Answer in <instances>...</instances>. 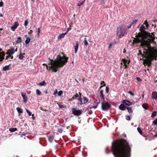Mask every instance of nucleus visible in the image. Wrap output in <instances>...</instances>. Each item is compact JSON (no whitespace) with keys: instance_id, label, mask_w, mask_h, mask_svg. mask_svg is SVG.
Listing matches in <instances>:
<instances>
[{"instance_id":"nucleus-61","label":"nucleus","mask_w":157,"mask_h":157,"mask_svg":"<svg viewBox=\"0 0 157 157\" xmlns=\"http://www.w3.org/2000/svg\"><path fill=\"white\" fill-rule=\"evenodd\" d=\"M45 93L46 94H47L48 92H47V90H46V91H45Z\"/></svg>"},{"instance_id":"nucleus-15","label":"nucleus","mask_w":157,"mask_h":157,"mask_svg":"<svg viewBox=\"0 0 157 157\" xmlns=\"http://www.w3.org/2000/svg\"><path fill=\"white\" fill-rule=\"evenodd\" d=\"M31 39L30 37H28L25 40V43L26 44L25 46L27 47V45L29 44L30 42Z\"/></svg>"},{"instance_id":"nucleus-49","label":"nucleus","mask_w":157,"mask_h":157,"mask_svg":"<svg viewBox=\"0 0 157 157\" xmlns=\"http://www.w3.org/2000/svg\"><path fill=\"white\" fill-rule=\"evenodd\" d=\"M37 32H38V36H39V33L40 32V29L39 28H38L37 29Z\"/></svg>"},{"instance_id":"nucleus-35","label":"nucleus","mask_w":157,"mask_h":157,"mask_svg":"<svg viewBox=\"0 0 157 157\" xmlns=\"http://www.w3.org/2000/svg\"><path fill=\"white\" fill-rule=\"evenodd\" d=\"M36 93L37 95H39L41 94V92L39 89H37L36 90Z\"/></svg>"},{"instance_id":"nucleus-27","label":"nucleus","mask_w":157,"mask_h":157,"mask_svg":"<svg viewBox=\"0 0 157 157\" xmlns=\"http://www.w3.org/2000/svg\"><path fill=\"white\" fill-rule=\"evenodd\" d=\"M84 43L86 46H87L88 45V43L87 41L86 38V37L84 38Z\"/></svg>"},{"instance_id":"nucleus-43","label":"nucleus","mask_w":157,"mask_h":157,"mask_svg":"<svg viewBox=\"0 0 157 157\" xmlns=\"http://www.w3.org/2000/svg\"><path fill=\"white\" fill-rule=\"evenodd\" d=\"M58 91H57V89H56L54 90V92L53 94L54 95H56V94H58Z\"/></svg>"},{"instance_id":"nucleus-32","label":"nucleus","mask_w":157,"mask_h":157,"mask_svg":"<svg viewBox=\"0 0 157 157\" xmlns=\"http://www.w3.org/2000/svg\"><path fill=\"white\" fill-rule=\"evenodd\" d=\"M85 1L86 0H84L83 1H82L81 2L78 3H77V6H80L82 5Z\"/></svg>"},{"instance_id":"nucleus-37","label":"nucleus","mask_w":157,"mask_h":157,"mask_svg":"<svg viewBox=\"0 0 157 157\" xmlns=\"http://www.w3.org/2000/svg\"><path fill=\"white\" fill-rule=\"evenodd\" d=\"M78 100L80 101L79 103L80 105L83 104V101H82V98L81 97L78 98Z\"/></svg>"},{"instance_id":"nucleus-4","label":"nucleus","mask_w":157,"mask_h":157,"mask_svg":"<svg viewBox=\"0 0 157 157\" xmlns=\"http://www.w3.org/2000/svg\"><path fill=\"white\" fill-rule=\"evenodd\" d=\"M126 25L122 24L117 28V35L118 38H121L127 33V30L131 28Z\"/></svg>"},{"instance_id":"nucleus-17","label":"nucleus","mask_w":157,"mask_h":157,"mask_svg":"<svg viewBox=\"0 0 157 157\" xmlns=\"http://www.w3.org/2000/svg\"><path fill=\"white\" fill-rule=\"evenodd\" d=\"M66 35L65 33L60 34L58 36V40H61L62 38H63L64 36Z\"/></svg>"},{"instance_id":"nucleus-56","label":"nucleus","mask_w":157,"mask_h":157,"mask_svg":"<svg viewBox=\"0 0 157 157\" xmlns=\"http://www.w3.org/2000/svg\"><path fill=\"white\" fill-rule=\"evenodd\" d=\"M0 16L1 17H3V15L2 13H0Z\"/></svg>"},{"instance_id":"nucleus-57","label":"nucleus","mask_w":157,"mask_h":157,"mask_svg":"<svg viewBox=\"0 0 157 157\" xmlns=\"http://www.w3.org/2000/svg\"><path fill=\"white\" fill-rule=\"evenodd\" d=\"M73 99H72V98H71V99H70L69 100V101H72L73 100Z\"/></svg>"},{"instance_id":"nucleus-16","label":"nucleus","mask_w":157,"mask_h":157,"mask_svg":"<svg viewBox=\"0 0 157 157\" xmlns=\"http://www.w3.org/2000/svg\"><path fill=\"white\" fill-rule=\"evenodd\" d=\"M5 54L3 52L0 53V61H2L4 59Z\"/></svg>"},{"instance_id":"nucleus-40","label":"nucleus","mask_w":157,"mask_h":157,"mask_svg":"<svg viewBox=\"0 0 157 157\" xmlns=\"http://www.w3.org/2000/svg\"><path fill=\"white\" fill-rule=\"evenodd\" d=\"M138 20H135L133 21L131 25L136 24L138 22Z\"/></svg>"},{"instance_id":"nucleus-2","label":"nucleus","mask_w":157,"mask_h":157,"mask_svg":"<svg viewBox=\"0 0 157 157\" xmlns=\"http://www.w3.org/2000/svg\"><path fill=\"white\" fill-rule=\"evenodd\" d=\"M112 150L115 157H129L131 147L127 141L121 139L112 144Z\"/></svg>"},{"instance_id":"nucleus-7","label":"nucleus","mask_w":157,"mask_h":157,"mask_svg":"<svg viewBox=\"0 0 157 157\" xmlns=\"http://www.w3.org/2000/svg\"><path fill=\"white\" fill-rule=\"evenodd\" d=\"M73 113L75 116H78L80 115L82 113V110H76L75 108L72 109Z\"/></svg>"},{"instance_id":"nucleus-1","label":"nucleus","mask_w":157,"mask_h":157,"mask_svg":"<svg viewBox=\"0 0 157 157\" xmlns=\"http://www.w3.org/2000/svg\"><path fill=\"white\" fill-rule=\"evenodd\" d=\"M154 40L153 36L149 33H145L140 34L137 39H135V42H140L142 46H144L143 51L140 50L138 55H141L143 58H144V64L150 65L151 61L156 59L157 56V50L156 49L151 48L150 46V42H153Z\"/></svg>"},{"instance_id":"nucleus-53","label":"nucleus","mask_w":157,"mask_h":157,"mask_svg":"<svg viewBox=\"0 0 157 157\" xmlns=\"http://www.w3.org/2000/svg\"><path fill=\"white\" fill-rule=\"evenodd\" d=\"M111 46H112V44H109V46L108 47V48H109V49H110L111 48Z\"/></svg>"},{"instance_id":"nucleus-6","label":"nucleus","mask_w":157,"mask_h":157,"mask_svg":"<svg viewBox=\"0 0 157 157\" xmlns=\"http://www.w3.org/2000/svg\"><path fill=\"white\" fill-rule=\"evenodd\" d=\"M149 27L148 23L147 22V20H146L145 21L144 23L142 25L140 28V30L141 31H143L144 30L147 29Z\"/></svg>"},{"instance_id":"nucleus-3","label":"nucleus","mask_w":157,"mask_h":157,"mask_svg":"<svg viewBox=\"0 0 157 157\" xmlns=\"http://www.w3.org/2000/svg\"><path fill=\"white\" fill-rule=\"evenodd\" d=\"M68 59V58L64 56H62L58 55L55 60L49 59L50 62L48 65L46 63L43 64V65L46 66L47 69L56 72L58 68L62 67L67 63Z\"/></svg>"},{"instance_id":"nucleus-23","label":"nucleus","mask_w":157,"mask_h":157,"mask_svg":"<svg viewBox=\"0 0 157 157\" xmlns=\"http://www.w3.org/2000/svg\"><path fill=\"white\" fill-rule=\"evenodd\" d=\"M88 99L85 97H83V104H85L88 101Z\"/></svg>"},{"instance_id":"nucleus-10","label":"nucleus","mask_w":157,"mask_h":157,"mask_svg":"<svg viewBox=\"0 0 157 157\" xmlns=\"http://www.w3.org/2000/svg\"><path fill=\"white\" fill-rule=\"evenodd\" d=\"M21 95L23 99V101L24 102L26 103L28 100V97L26 95L25 93L21 92Z\"/></svg>"},{"instance_id":"nucleus-46","label":"nucleus","mask_w":157,"mask_h":157,"mask_svg":"<svg viewBox=\"0 0 157 157\" xmlns=\"http://www.w3.org/2000/svg\"><path fill=\"white\" fill-rule=\"evenodd\" d=\"M105 91L107 93L109 92V88L108 86H106L105 88Z\"/></svg>"},{"instance_id":"nucleus-20","label":"nucleus","mask_w":157,"mask_h":157,"mask_svg":"<svg viewBox=\"0 0 157 157\" xmlns=\"http://www.w3.org/2000/svg\"><path fill=\"white\" fill-rule=\"evenodd\" d=\"M22 39L21 37L20 36L17 37V40L16 41V43L19 44L21 42Z\"/></svg>"},{"instance_id":"nucleus-45","label":"nucleus","mask_w":157,"mask_h":157,"mask_svg":"<svg viewBox=\"0 0 157 157\" xmlns=\"http://www.w3.org/2000/svg\"><path fill=\"white\" fill-rule=\"evenodd\" d=\"M4 6V4L3 2L1 0V1L0 2V7H3Z\"/></svg>"},{"instance_id":"nucleus-24","label":"nucleus","mask_w":157,"mask_h":157,"mask_svg":"<svg viewBox=\"0 0 157 157\" xmlns=\"http://www.w3.org/2000/svg\"><path fill=\"white\" fill-rule=\"evenodd\" d=\"M9 65H6L3 67V69L4 71H6L9 70Z\"/></svg>"},{"instance_id":"nucleus-26","label":"nucleus","mask_w":157,"mask_h":157,"mask_svg":"<svg viewBox=\"0 0 157 157\" xmlns=\"http://www.w3.org/2000/svg\"><path fill=\"white\" fill-rule=\"evenodd\" d=\"M16 109L18 113H22L23 112V110L21 108L17 107Z\"/></svg>"},{"instance_id":"nucleus-25","label":"nucleus","mask_w":157,"mask_h":157,"mask_svg":"<svg viewBox=\"0 0 157 157\" xmlns=\"http://www.w3.org/2000/svg\"><path fill=\"white\" fill-rule=\"evenodd\" d=\"M9 131L11 132H14L17 131V128H12L9 129Z\"/></svg>"},{"instance_id":"nucleus-62","label":"nucleus","mask_w":157,"mask_h":157,"mask_svg":"<svg viewBox=\"0 0 157 157\" xmlns=\"http://www.w3.org/2000/svg\"><path fill=\"white\" fill-rule=\"evenodd\" d=\"M2 51V49L0 48V52Z\"/></svg>"},{"instance_id":"nucleus-47","label":"nucleus","mask_w":157,"mask_h":157,"mask_svg":"<svg viewBox=\"0 0 157 157\" xmlns=\"http://www.w3.org/2000/svg\"><path fill=\"white\" fill-rule=\"evenodd\" d=\"M153 124L155 125H157V118L153 121Z\"/></svg>"},{"instance_id":"nucleus-13","label":"nucleus","mask_w":157,"mask_h":157,"mask_svg":"<svg viewBox=\"0 0 157 157\" xmlns=\"http://www.w3.org/2000/svg\"><path fill=\"white\" fill-rule=\"evenodd\" d=\"M122 60V63H123L124 64V66L125 67V68H127V64H129V62L125 59H123Z\"/></svg>"},{"instance_id":"nucleus-34","label":"nucleus","mask_w":157,"mask_h":157,"mask_svg":"<svg viewBox=\"0 0 157 157\" xmlns=\"http://www.w3.org/2000/svg\"><path fill=\"white\" fill-rule=\"evenodd\" d=\"M127 109H128V111L129 113H131L132 112V107H127L126 108Z\"/></svg>"},{"instance_id":"nucleus-38","label":"nucleus","mask_w":157,"mask_h":157,"mask_svg":"<svg viewBox=\"0 0 157 157\" xmlns=\"http://www.w3.org/2000/svg\"><path fill=\"white\" fill-rule=\"evenodd\" d=\"M26 111L27 113H28L29 116H30L32 115V113L28 109H26Z\"/></svg>"},{"instance_id":"nucleus-60","label":"nucleus","mask_w":157,"mask_h":157,"mask_svg":"<svg viewBox=\"0 0 157 157\" xmlns=\"http://www.w3.org/2000/svg\"><path fill=\"white\" fill-rule=\"evenodd\" d=\"M30 33H32L33 32V31L32 30H30Z\"/></svg>"},{"instance_id":"nucleus-52","label":"nucleus","mask_w":157,"mask_h":157,"mask_svg":"<svg viewBox=\"0 0 157 157\" xmlns=\"http://www.w3.org/2000/svg\"><path fill=\"white\" fill-rule=\"evenodd\" d=\"M104 83H105V82L104 81H103L101 82V85H102L103 84H104L103 86H105V84Z\"/></svg>"},{"instance_id":"nucleus-5","label":"nucleus","mask_w":157,"mask_h":157,"mask_svg":"<svg viewBox=\"0 0 157 157\" xmlns=\"http://www.w3.org/2000/svg\"><path fill=\"white\" fill-rule=\"evenodd\" d=\"M110 107V105L108 102L104 101L101 103V108L103 110H107Z\"/></svg>"},{"instance_id":"nucleus-9","label":"nucleus","mask_w":157,"mask_h":157,"mask_svg":"<svg viewBox=\"0 0 157 157\" xmlns=\"http://www.w3.org/2000/svg\"><path fill=\"white\" fill-rule=\"evenodd\" d=\"M17 50V49L15 50L13 48H11L8 51L6 54L8 55H11L13 54L15 52H16Z\"/></svg>"},{"instance_id":"nucleus-28","label":"nucleus","mask_w":157,"mask_h":157,"mask_svg":"<svg viewBox=\"0 0 157 157\" xmlns=\"http://www.w3.org/2000/svg\"><path fill=\"white\" fill-rule=\"evenodd\" d=\"M96 101H97V103L96 105L95 106H92V107H90V108H94V109H95V108H96L97 107L98 105L100 102V100H98V101H97V100H96Z\"/></svg>"},{"instance_id":"nucleus-48","label":"nucleus","mask_w":157,"mask_h":157,"mask_svg":"<svg viewBox=\"0 0 157 157\" xmlns=\"http://www.w3.org/2000/svg\"><path fill=\"white\" fill-rule=\"evenodd\" d=\"M128 93L129 94H130V95H131L132 96H134V94L133 92H132L131 91H129Z\"/></svg>"},{"instance_id":"nucleus-42","label":"nucleus","mask_w":157,"mask_h":157,"mask_svg":"<svg viewBox=\"0 0 157 157\" xmlns=\"http://www.w3.org/2000/svg\"><path fill=\"white\" fill-rule=\"evenodd\" d=\"M126 119L128 120H130V116L129 115H126Z\"/></svg>"},{"instance_id":"nucleus-41","label":"nucleus","mask_w":157,"mask_h":157,"mask_svg":"<svg viewBox=\"0 0 157 157\" xmlns=\"http://www.w3.org/2000/svg\"><path fill=\"white\" fill-rule=\"evenodd\" d=\"M78 96V94L76 93L75 95H74L72 97V99H75Z\"/></svg>"},{"instance_id":"nucleus-44","label":"nucleus","mask_w":157,"mask_h":157,"mask_svg":"<svg viewBox=\"0 0 157 157\" xmlns=\"http://www.w3.org/2000/svg\"><path fill=\"white\" fill-rule=\"evenodd\" d=\"M63 131V129L62 128H59L58 130V132L59 133H61Z\"/></svg>"},{"instance_id":"nucleus-59","label":"nucleus","mask_w":157,"mask_h":157,"mask_svg":"<svg viewBox=\"0 0 157 157\" xmlns=\"http://www.w3.org/2000/svg\"><path fill=\"white\" fill-rule=\"evenodd\" d=\"M154 136L155 137H157V134H156V135H155V136Z\"/></svg>"},{"instance_id":"nucleus-18","label":"nucleus","mask_w":157,"mask_h":157,"mask_svg":"<svg viewBox=\"0 0 157 157\" xmlns=\"http://www.w3.org/2000/svg\"><path fill=\"white\" fill-rule=\"evenodd\" d=\"M103 90H100V97H101V98L103 100H104V95L103 94Z\"/></svg>"},{"instance_id":"nucleus-22","label":"nucleus","mask_w":157,"mask_h":157,"mask_svg":"<svg viewBox=\"0 0 157 157\" xmlns=\"http://www.w3.org/2000/svg\"><path fill=\"white\" fill-rule=\"evenodd\" d=\"M46 85V82L44 81H43L42 82H39L38 84V85L41 86H45Z\"/></svg>"},{"instance_id":"nucleus-54","label":"nucleus","mask_w":157,"mask_h":157,"mask_svg":"<svg viewBox=\"0 0 157 157\" xmlns=\"http://www.w3.org/2000/svg\"><path fill=\"white\" fill-rule=\"evenodd\" d=\"M9 58H10V56H9V55H8V56H6V59H8Z\"/></svg>"},{"instance_id":"nucleus-36","label":"nucleus","mask_w":157,"mask_h":157,"mask_svg":"<svg viewBox=\"0 0 157 157\" xmlns=\"http://www.w3.org/2000/svg\"><path fill=\"white\" fill-rule=\"evenodd\" d=\"M137 131H138V132H139V133L141 135H142V132L141 130V129L139 127H138L137 128Z\"/></svg>"},{"instance_id":"nucleus-21","label":"nucleus","mask_w":157,"mask_h":157,"mask_svg":"<svg viewBox=\"0 0 157 157\" xmlns=\"http://www.w3.org/2000/svg\"><path fill=\"white\" fill-rule=\"evenodd\" d=\"M25 55V53H24L23 54H22L21 53H20L18 55V58L21 60L22 59L24 58V55Z\"/></svg>"},{"instance_id":"nucleus-63","label":"nucleus","mask_w":157,"mask_h":157,"mask_svg":"<svg viewBox=\"0 0 157 157\" xmlns=\"http://www.w3.org/2000/svg\"><path fill=\"white\" fill-rule=\"evenodd\" d=\"M34 116V114L32 115V116Z\"/></svg>"},{"instance_id":"nucleus-58","label":"nucleus","mask_w":157,"mask_h":157,"mask_svg":"<svg viewBox=\"0 0 157 157\" xmlns=\"http://www.w3.org/2000/svg\"><path fill=\"white\" fill-rule=\"evenodd\" d=\"M144 93L143 94V95H142V98H143V99L144 98Z\"/></svg>"},{"instance_id":"nucleus-50","label":"nucleus","mask_w":157,"mask_h":157,"mask_svg":"<svg viewBox=\"0 0 157 157\" xmlns=\"http://www.w3.org/2000/svg\"><path fill=\"white\" fill-rule=\"evenodd\" d=\"M70 30V29L69 28H67V30L66 32L65 33L66 34Z\"/></svg>"},{"instance_id":"nucleus-51","label":"nucleus","mask_w":157,"mask_h":157,"mask_svg":"<svg viewBox=\"0 0 157 157\" xmlns=\"http://www.w3.org/2000/svg\"><path fill=\"white\" fill-rule=\"evenodd\" d=\"M136 79L137 80L138 82H140L141 80V79L139 77L137 78Z\"/></svg>"},{"instance_id":"nucleus-12","label":"nucleus","mask_w":157,"mask_h":157,"mask_svg":"<svg viewBox=\"0 0 157 157\" xmlns=\"http://www.w3.org/2000/svg\"><path fill=\"white\" fill-rule=\"evenodd\" d=\"M122 102L124 104L127 105H130L132 104V102L127 100H123Z\"/></svg>"},{"instance_id":"nucleus-29","label":"nucleus","mask_w":157,"mask_h":157,"mask_svg":"<svg viewBox=\"0 0 157 157\" xmlns=\"http://www.w3.org/2000/svg\"><path fill=\"white\" fill-rule=\"evenodd\" d=\"M142 106L144 109H148V106L146 104H145V103L144 104L142 105Z\"/></svg>"},{"instance_id":"nucleus-8","label":"nucleus","mask_w":157,"mask_h":157,"mask_svg":"<svg viewBox=\"0 0 157 157\" xmlns=\"http://www.w3.org/2000/svg\"><path fill=\"white\" fill-rule=\"evenodd\" d=\"M19 25V24L17 21H15L13 25L11 27V29L13 31L17 28Z\"/></svg>"},{"instance_id":"nucleus-30","label":"nucleus","mask_w":157,"mask_h":157,"mask_svg":"<svg viewBox=\"0 0 157 157\" xmlns=\"http://www.w3.org/2000/svg\"><path fill=\"white\" fill-rule=\"evenodd\" d=\"M157 114V112H156V111L153 112V113H152L151 114V117H154Z\"/></svg>"},{"instance_id":"nucleus-39","label":"nucleus","mask_w":157,"mask_h":157,"mask_svg":"<svg viewBox=\"0 0 157 157\" xmlns=\"http://www.w3.org/2000/svg\"><path fill=\"white\" fill-rule=\"evenodd\" d=\"M28 20H26L24 22V25L25 27H26V26L28 25Z\"/></svg>"},{"instance_id":"nucleus-14","label":"nucleus","mask_w":157,"mask_h":157,"mask_svg":"<svg viewBox=\"0 0 157 157\" xmlns=\"http://www.w3.org/2000/svg\"><path fill=\"white\" fill-rule=\"evenodd\" d=\"M151 97L152 98L156 100L157 99V92L155 91L153 92Z\"/></svg>"},{"instance_id":"nucleus-11","label":"nucleus","mask_w":157,"mask_h":157,"mask_svg":"<svg viewBox=\"0 0 157 157\" xmlns=\"http://www.w3.org/2000/svg\"><path fill=\"white\" fill-rule=\"evenodd\" d=\"M79 44L78 42V41H76L75 44L74 46V48L75 50V53L76 54L77 53L78 49V48Z\"/></svg>"},{"instance_id":"nucleus-33","label":"nucleus","mask_w":157,"mask_h":157,"mask_svg":"<svg viewBox=\"0 0 157 157\" xmlns=\"http://www.w3.org/2000/svg\"><path fill=\"white\" fill-rule=\"evenodd\" d=\"M63 94V91L62 90H60L58 92V95L59 96H62Z\"/></svg>"},{"instance_id":"nucleus-55","label":"nucleus","mask_w":157,"mask_h":157,"mask_svg":"<svg viewBox=\"0 0 157 157\" xmlns=\"http://www.w3.org/2000/svg\"><path fill=\"white\" fill-rule=\"evenodd\" d=\"M10 58L11 59H12L13 58V57L12 56H11V55H9Z\"/></svg>"},{"instance_id":"nucleus-19","label":"nucleus","mask_w":157,"mask_h":157,"mask_svg":"<svg viewBox=\"0 0 157 157\" xmlns=\"http://www.w3.org/2000/svg\"><path fill=\"white\" fill-rule=\"evenodd\" d=\"M126 107L124 104H121L119 106V108L121 110H124L125 109Z\"/></svg>"},{"instance_id":"nucleus-31","label":"nucleus","mask_w":157,"mask_h":157,"mask_svg":"<svg viewBox=\"0 0 157 157\" xmlns=\"http://www.w3.org/2000/svg\"><path fill=\"white\" fill-rule=\"evenodd\" d=\"M54 138V137L52 136H50L48 138V140L50 142H52Z\"/></svg>"}]
</instances>
